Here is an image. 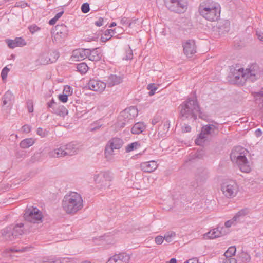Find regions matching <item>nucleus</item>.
<instances>
[{
    "label": "nucleus",
    "mask_w": 263,
    "mask_h": 263,
    "mask_svg": "<svg viewBox=\"0 0 263 263\" xmlns=\"http://www.w3.org/2000/svg\"><path fill=\"white\" fill-rule=\"evenodd\" d=\"M248 151L240 146L235 147L230 155L231 161L236 163L242 172L248 173L251 168L246 158Z\"/></svg>",
    "instance_id": "nucleus-4"
},
{
    "label": "nucleus",
    "mask_w": 263,
    "mask_h": 263,
    "mask_svg": "<svg viewBox=\"0 0 263 263\" xmlns=\"http://www.w3.org/2000/svg\"><path fill=\"white\" fill-rule=\"evenodd\" d=\"M9 71V69L7 67L4 68L1 72V77L3 80H5L7 78V74L8 72Z\"/></svg>",
    "instance_id": "nucleus-46"
},
{
    "label": "nucleus",
    "mask_w": 263,
    "mask_h": 263,
    "mask_svg": "<svg viewBox=\"0 0 263 263\" xmlns=\"http://www.w3.org/2000/svg\"><path fill=\"white\" fill-rule=\"evenodd\" d=\"M147 89L149 90V95L151 96L155 94V91L158 89V87L155 84L151 83L147 85Z\"/></svg>",
    "instance_id": "nucleus-39"
},
{
    "label": "nucleus",
    "mask_w": 263,
    "mask_h": 263,
    "mask_svg": "<svg viewBox=\"0 0 263 263\" xmlns=\"http://www.w3.org/2000/svg\"><path fill=\"white\" fill-rule=\"evenodd\" d=\"M87 58L92 61H98L102 57L101 53L99 52L97 48L90 50L88 49Z\"/></svg>",
    "instance_id": "nucleus-26"
},
{
    "label": "nucleus",
    "mask_w": 263,
    "mask_h": 263,
    "mask_svg": "<svg viewBox=\"0 0 263 263\" xmlns=\"http://www.w3.org/2000/svg\"><path fill=\"white\" fill-rule=\"evenodd\" d=\"M58 106L57 103L54 101L53 99H52V100L47 103V107L48 108H52V111H54L55 108H57Z\"/></svg>",
    "instance_id": "nucleus-43"
},
{
    "label": "nucleus",
    "mask_w": 263,
    "mask_h": 263,
    "mask_svg": "<svg viewBox=\"0 0 263 263\" xmlns=\"http://www.w3.org/2000/svg\"><path fill=\"white\" fill-rule=\"evenodd\" d=\"M121 23L122 25H128V26L130 27L131 26V23L129 22V21L128 20L127 18L124 17L122 18L121 20Z\"/></svg>",
    "instance_id": "nucleus-53"
},
{
    "label": "nucleus",
    "mask_w": 263,
    "mask_h": 263,
    "mask_svg": "<svg viewBox=\"0 0 263 263\" xmlns=\"http://www.w3.org/2000/svg\"><path fill=\"white\" fill-rule=\"evenodd\" d=\"M63 13H64L63 11L60 12L58 13L57 14H56V15H55L54 17H57V18L58 20H59L61 17V16L63 15Z\"/></svg>",
    "instance_id": "nucleus-64"
},
{
    "label": "nucleus",
    "mask_w": 263,
    "mask_h": 263,
    "mask_svg": "<svg viewBox=\"0 0 263 263\" xmlns=\"http://www.w3.org/2000/svg\"><path fill=\"white\" fill-rule=\"evenodd\" d=\"M28 29L31 33L34 34L36 32L40 31L41 28L39 27L36 25L33 24L28 27Z\"/></svg>",
    "instance_id": "nucleus-42"
},
{
    "label": "nucleus",
    "mask_w": 263,
    "mask_h": 263,
    "mask_svg": "<svg viewBox=\"0 0 263 263\" xmlns=\"http://www.w3.org/2000/svg\"><path fill=\"white\" fill-rule=\"evenodd\" d=\"M185 263H198V260L197 258H193L187 260Z\"/></svg>",
    "instance_id": "nucleus-62"
},
{
    "label": "nucleus",
    "mask_w": 263,
    "mask_h": 263,
    "mask_svg": "<svg viewBox=\"0 0 263 263\" xmlns=\"http://www.w3.org/2000/svg\"><path fill=\"white\" fill-rule=\"evenodd\" d=\"M140 146V144L138 142H133L130 144H128L126 147V152H130L137 147Z\"/></svg>",
    "instance_id": "nucleus-38"
},
{
    "label": "nucleus",
    "mask_w": 263,
    "mask_h": 263,
    "mask_svg": "<svg viewBox=\"0 0 263 263\" xmlns=\"http://www.w3.org/2000/svg\"><path fill=\"white\" fill-rule=\"evenodd\" d=\"M170 128V122L166 120L162 122L158 127V135L163 136L168 131Z\"/></svg>",
    "instance_id": "nucleus-29"
},
{
    "label": "nucleus",
    "mask_w": 263,
    "mask_h": 263,
    "mask_svg": "<svg viewBox=\"0 0 263 263\" xmlns=\"http://www.w3.org/2000/svg\"><path fill=\"white\" fill-rule=\"evenodd\" d=\"M71 261H72V259L71 258H62L61 260H57L56 263H68L71 262Z\"/></svg>",
    "instance_id": "nucleus-55"
},
{
    "label": "nucleus",
    "mask_w": 263,
    "mask_h": 263,
    "mask_svg": "<svg viewBox=\"0 0 263 263\" xmlns=\"http://www.w3.org/2000/svg\"><path fill=\"white\" fill-rule=\"evenodd\" d=\"M31 126L29 125H25L22 127V130L24 133H28L31 130Z\"/></svg>",
    "instance_id": "nucleus-54"
},
{
    "label": "nucleus",
    "mask_w": 263,
    "mask_h": 263,
    "mask_svg": "<svg viewBox=\"0 0 263 263\" xmlns=\"http://www.w3.org/2000/svg\"><path fill=\"white\" fill-rule=\"evenodd\" d=\"M81 11L84 13L88 12L90 10L89 5L88 3H85L81 6Z\"/></svg>",
    "instance_id": "nucleus-44"
},
{
    "label": "nucleus",
    "mask_w": 263,
    "mask_h": 263,
    "mask_svg": "<svg viewBox=\"0 0 263 263\" xmlns=\"http://www.w3.org/2000/svg\"><path fill=\"white\" fill-rule=\"evenodd\" d=\"M64 92L65 93V95H67V96L71 95L72 93L71 88L69 86H65L64 89Z\"/></svg>",
    "instance_id": "nucleus-51"
},
{
    "label": "nucleus",
    "mask_w": 263,
    "mask_h": 263,
    "mask_svg": "<svg viewBox=\"0 0 263 263\" xmlns=\"http://www.w3.org/2000/svg\"><path fill=\"white\" fill-rule=\"evenodd\" d=\"M49 58H50L47 54H43L40 58L41 63L42 64V61L48 60Z\"/></svg>",
    "instance_id": "nucleus-57"
},
{
    "label": "nucleus",
    "mask_w": 263,
    "mask_h": 263,
    "mask_svg": "<svg viewBox=\"0 0 263 263\" xmlns=\"http://www.w3.org/2000/svg\"><path fill=\"white\" fill-rule=\"evenodd\" d=\"M176 235L174 232H168L164 236V240L167 243L171 242L176 237Z\"/></svg>",
    "instance_id": "nucleus-35"
},
{
    "label": "nucleus",
    "mask_w": 263,
    "mask_h": 263,
    "mask_svg": "<svg viewBox=\"0 0 263 263\" xmlns=\"http://www.w3.org/2000/svg\"><path fill=\"white\" fill-rule=\"evenodd\" d=\"M145 128V126L143 122H138L135 123L131 129V132L133 134H139L141 133Z\"/></svg>",
    "instance_id": "nucleus-30"
},
{
    "label": "nucleus",
    "mask_w": 263,
    "mask_h": 263,
    "mask_svg": "<svg viewBox=\"0 0 263 263\" xmlns=\"http://www.w3.org/2000/svg\"><path fill=\"white\" fill-rule=\"evenodd\" d=\"M123 78L122 76L111 74L108 78L107 84L109 87L118 85L122 82Z\"/></svg>",
    "instance_id": "nucleus-24"
},
{
    "label": "nucleus",
    "mask_w": 263,
    "mask_h": 263,
    "mask_svg": "<svg viewBox=\"0 0 263 263\" xmlns=\"http://www.w3.org/2000/svg\"><path fill=\"white\" fill-rule=\"evenodd\" d=\"M27 6V4L24 1L17 2L15 4V7H20L22 8H25Z\"/></svg>",
    "instance_id": "nucleus-50"
},
{
    "label": "nucleus",
    "mask_w": 263,
    "mask_h": 263,
    "mask_svg": "<svg viewBox=\"0 0 263 263\" xmlns=\"http://www.w3.org/2000/svg\"><path fill=\"white\" fill-rule=\"evenodd\" d=\"M254 97L256 103L261 104L263 103V91L255 93Z\"/></svg>",
    "instance_id": "nucleus-40"
},
{
    "label": "nucleus",
    "mask_w": 263,
    "mask_h": 263,
    "mask_svg": "<svg viewBox=\"0 0 263 263\" xmlns=\"http://www.w3.org/2000/svg\"><path fill=\"white\" fill-rule=\"evenodd\" d=\"M133 58V51L132 50L129 48L128 50L127 51V55H126V60H130Z\"/></svg>",
    "instance_id": "nucleus-60"
},
{
    "label": "nucleus",
    "mask_w": 263,
    "mask_h": 263,
    "mask_svg": "<svg viewBox=\"0 0 263 263\" xmlns=\"http://www.w3.org/2000/svg\"><path fill=\"white\" fill-rule=\"evenodd\" d=\"M62 208L69 214H75L83 208V200L81 194L71 192L66 194L62 200Z\"/></svg>",
    "instance_id": "nucleus-2"
},
{
    "label": "nucleus",
    "mask_w": 263,
    "mask_h": 263,
    "mask_svg": "<svg viewBox=\"0 0 263 263\" xmlns=\"http://www.w3.org/2000/svg\"><path fill=\"white\" fill-rule=\"evenodd\" d=\"M61 117H64L68 114V110L63 105H58L54 111H51Z\"/></svg>",
    "instance_id": "nucleus-31"
},
{
    "label": "nucleus",
    "mask_w": 263,
    "mask_h": 263,
    "mask_svg": "<svg viewBox=\"0 0 263 263\" xmlns=\"http://www.w3.org/2000/svg\"><path fill=\"white\" fill-rule=\"evenodd\" d=\"M49 57L50 58H49L48 60L42 61L43 65H46L55 62L59 57V52L56 51H54L50 54V57Z\"/></svg>",
    "instance_id": "nucleus-32"
},
{
    "label": "nucleus",
    "mask_w": 263,
    "mask_h": 263,
    "mask_svg": "<svg viewBox=\"0 0 263 263\" xmlns=\"http://www.w3.org/2000/svg\"><path fill=\"white\" fill-rule=\"evenodd\" d=\"M67 156L77 154L81 149V146L76 142H70L64 146Z\"/></svg>",
    "instance_id": "nucleus-18"
},
{
    "label": "nucleus",
    "mask_w": 263,
    "mask_h": 263,
    "mask_svg": "<svg viewBox=\"0 0 263 263\" xmlns=\"http://www.w3.org/2000/svg\"><path fill=\"white\" fill-rule=\"evenodd\" d=\"M199 12L206 20L211 22L216 21L220 17V5L214 1L207 0L200 4Z\"/></svg>",
    "instance_id": "nucleus-3"
},
{
    "label": "nucleus",
    "mask_w": 263,
    "mask_h": 263,
    "mask_svg": "<svg viewBox=\"0 0 263 263\" xmlns=\"http://www.w3.org/2000/svg\"><path fill=\"white\" fill-rule=\"evenodd\" d=\"M208 178V173L205 170H199L195 175V179L198 184H201Z\"/></svg>",
    "instance_id": "nucleus-25"
},
{
    "label": "nucleus",
    "mask_w": 263,
    "mask_h": 263,
    "mask_svg": "<svg viewBox=\"0 0 263 263\" xmlns=\"http://www.w3.org/2000/svg\"><path fill=\"white\" fill-rule=\"evenodd\" d=\"M165 6L171 11L181 13L187 8L186 0H164Z\"/></svg>",
    "instance_id": "nucleus-6"
},
{
    "label": "nucleus",
    "mask_w": 263,
    "mask_h": 263,
    "mask_svg": "<svg viewBox=\"0 0 263 263\" xmlns=\"http://www.w3.org/2000/svg\"><path fill=\"white\" fill-rule=\"evenodd\" d=\"M227 233L228 232L226 231L225 228L219 226L217 228L210 231L206 234V235L210 239H214L224 235Z\"/></svg>",
    "instance_id": "nucleus-17"
},
{
    "label": "nucleus",
    "mask_w": 263,
    "mask_h": 263,
    "mask_svg": "<svg viewBox=\"0 0 263 263\" xmlns=\"http://www.w3.org/2000/svg\"><path fill=\"white\" fill-rule=\"evenodd\" d=\"M140 168L144 172L151 173L157 167V162L155 161L144 162L140 164Z\"/></svg>",
    "instance_id": "nucleus-20"
},
{
    "label": "nucleus",
    "mask_w": 263,
    "mask_h": 263,
    "mask_svg": "<svg viewBox=\"0 0 263 263\" xmlns=\"http://www.w3.org/2000/svg\"><path fill=\"white\" fill-rule=\"evenodd\" d=\"M236 249L235 246H231L228 248V249L226 251L224 254V255L226 257V258H231L232 256H234L236 253Z\"/></svg>",
    "instance_id": "nucleus-36"
},
{
    "label": "nucleus",
    "mask_w": 263,
    "mask_h": 263,
    "mask_svg": "<svg viewBox=\"0 0 263 263\" xmlns=\"http://www.w3.org/2000/svg\"><path fill=\"white\" fill-rule=\"evenodd\" d=\"M106 86V83L96 79H91L88 83V88L93 91H102Z\"/></svg>",
    "instance_id": "nucleus-15"
},
{
    "label": "nucleus",
    "mask_w": 263,
    "mask_h": 263,
    "mask_svg": "<svg viewBox=\"0 0 263 263\" xmlns=\"http://www.w3.org/2000/svg\"><path fill=\"white\" fill-rule=\"evenodd\" d=\"M179 115L182 120L191 119L195 120L197 116L200 117L201 111L196 97L189 98L179 106Z\"/></svg>",
    "instance_id": "nucleus-1"
},
{
    "label": "nucleus",
    "mask_w": 263,
    "mask_h": 263,
    "mask_svg": "<svg viewBox=\"0 0 263 263\" xmlns=\"http://www.w3.org/2000/svg\"><path fill=\"white\" fill-rule=\"evenodd\" d=\"M221 190L224 196L228 198L235 197L239 191V186L234 180H228L222 183Z\"/></svg>",
    "instance_id": "nucleus-5"
},
{
    "label": "nucleus",
    "mask_w": 263,
    "mask_h": 263,
    "mask_svg": "<svg viewBox=\"0 0 263 263\" xmlns=\"http://www.w3.org/2000/svg\"><path fill=\"white\" fill-rule=\"evenodd\" d=\"M123 140L119 138H113L108 142L105 149L106 156L113 154L114 149H119L123 145Z\"/></svg>",
    "instance_id": "nucleus-11"
},
{
    "label": "nucleus",
    "mask_w": 263,
    "mask_h": 263,
    "mask_svg": "<svg viewBox=\"0 0 263 263\" xmlns=\"http://www.w3.org/2000/svg\"><path fill=\"white\" fill-rule=\"evenodd\" d=\"M68 32L67 27L64 24H58L55 26L54 35L52 36L53 42H60L62 39L65 38Z\"/></svg>",
    "instance_id": "nucleus-10"
},
{
    "label": "nucleus",
    "mask_w": 263,
    "mask_h": 263,
    "mask_svg": "<svg viewBox=\"0 0 263 263\" xmlns=\"http://www.w3.org/2000/svg\"><path fill=\"white\" fill-rule=\"evenodd\" d=\"M24 217L26 221L39 223L42 222L43 215L42 212L36 207L27 208L25 212Z\"/></svg>",
    "instance_id": "nucleus-8"
},
{
    "label": "nucleus",
    "mask_w": 263,
    "mask_h": 263,
    "mask_svg": "<svg viewBox=\"0 0 263 263\" xmlns=\"http://www.w3.org/2000/svg\"><path fill=\"white\" fill-rule=\"evenodd\" d=\"M138 113V110L135 106H130L122 111L120 117L124 120L123 124L125 125L129 120L137 117Z\"/></svg>",
    "instance_id": "nucleus-12"
},
{
    "label": "nucleus",
    "mask_w": 263,
    "mask_h": 263,
    "mask_svg": "<svg viewBox=\"0 0 263 263\" xmlns=\"http://www.w3.org/2000/svg\"><path fill=\"white\" fill-rule=\"evenodd\" d=\"M247 214V211L246 209H242L239 211L234 217L235 219L237 220L240 217L244 216Z\"/></svg>",
    "instance_id": "nucleus-45"
},
{
    "label": "nucleus",
    "mask_w": 263,
    "mask_h": 263,
    "mask_svg": "<svg viewBox=\"0 0 263 263\" xmlns=\"http://www.w3.org/2000/svg\"><path fill=\"white\" fill-rule=\"evenodd\" d=\"M48 132L46 129H44L39 127L36 130V134L41 137H45L48 135Z\"/></svg>",
    "instance_id": "nucleus-41"
},
{
    "label": "nucleus",
    "mask_w": 263,
    "mask_h": 263,
    "mask_svg": "<svg viewBox=\"0 0 263 263\" xmlns=\"http://www.w3.org/2000/svg\"><path fill=\"white\" fill-rule=\"evenodd\" d=\"M129 259V255L126 253H120L111 257L106 263H128Z\"/></svg>",
    "instance_id": "nucleus-16"
},
{
    "label": "nucleus",
    "mask_w": 263,
    "mask_h": 263,
    "mask_svg": "<svg viewBox=\"0 0 263 263\" xmlns=\"http://www.w3.org/2000/svg\"><path fill=\"white\" fill-rule=\"evenodd\" d=\"M164 240V237L162 236H157L155 239V243L157 245L162 244Z\"/></svg>",
    "instance_id": "nucleus-48"
},
{
    "label": "nucleus",
    "mask_w": 263,
    "mask_h": 263,
    "mask_svg": "<svg viewBox=\"0 0 263 263\" xmlns=\"http://www.w3.org/2000/svg\"><path fill=\"white\" fill-rule=\"evenodd\" d=\"M34 143V140L32 138H26L23 140L20 143V146L22 148H27Z\"/></svg>",
    "instance_id": "nucleus-33"
},
{
    "label": "nucleus",
    "mask_w": 263,
    "mask_h": 263,
    "mask_svg": "<svg viewBox=\"0 0 263 263\" xmlns=\"http://www.w3.org/2000/svg\"><path fill=\"white\" fill-rule=\"evenodd\" d=\"M95 25L98 27H100L103 25V18L100 17L97 21H96Z\"/></svg>",
    "instance_id": "nucleus-61"
},
{
    "label": "nucleus",
    "mask_w": 263,
    "mask_h": 263,
    "mask_svg": "<svg viewBox=\"0 0 263 263\" xmlns=\"http://www.w3.org/2000/svg\"><path fill=\"white\" fill-rule=\"evenodd\" d=\"M88 49H79L72 52V58L75 61H80L87 58Z\"/></svg>",
    "instance_id": "nucleus-19"
},
{
    "label": "nucleus",
    "mask_w": 263,
    "mask_h": 263,
    "mask_svg": "<svg viewBox=\"0 0 263 263\" xmlns=\"http://www.w3.org/2000/svg\"><path fill=\"white\" fill-rule=\"evenodd\" d=\"M255 135L256 137H259L262 135V132L260 129L258 128L255 131Z\"/></svg>",
    "instance_id": "nucleus-63"
},
{
    "label": "nucleus",
    "mask_w": 263,
    "mask_h": 263,
    "mask_svg": "<svg viewBox=\"0 0 263 263\" xmlns=\"http://www.w3.org/2000/svg\"><path fill=\"white\" fill-rule=\"evenodd\" d=\"M27 108L29 112H32L33 111V105L32 100H28L27 102Z\"/></svg>",
    "instance_id": "nucleus-47"
},
{
    "label": "nucleus",
    "mask_w": 263,
    "mask_h": 263,
    "mask_svg": "<svg viewBox=\"0 0 263 263\" xmlns=\"http://www.w3.org/2000/svg\"><path fill=\"white\" fill-rule=\"evenodd\" d=\"M234 80L236 83L243 85L246 81L253 82L256 80V75L251 70L246 69L245 71L243 68L239 69L234 74Z\"/></svg>",
    "instance_id": "nucleus-7"
},
{
    "label": "nucleus",
    "mask_w": 263,
    "mask_h": 263,
    "mask_svg": "<svg viewBox=\"0 0 263 263\" xmlns=\"http://www.w3.org/2000/svg\"><path fill=\"white\" fill-rule=\"evenodd\" d=\"M67 95H60L59 96V99L62 102L65 103L68 100Z\"/></svg>",
    "instance_id": "nucleus-52"
},
{
    "label": "nucleus",
    "mask_w": 263,
    "mask_h": 263,
    "mask_svg": "<svg viewBox=\"0 0 263 263\" xmlns=\"http://www.w3.org/2000/svg\"><path fill=\"white\" fill-rule=\"evenodd\" d=\"M191 129V127H190V126L187 124H184L182 127V130L183 132H190Z\"/></svg>",
    "instance_id": "nucleus-56"
},
{
    "label": "nucleus",
    "mask_w": 263,
    "mask_h": 263,
    "mask_svg": "<svg viewBox=\"0 0 263 263\" xmlns=\"http://www.w3.org/2000/svg\"><path fill=\"white\" fill-rule=\"evenodd\" d=\"M112 179V174L108 171L100 172L93 177L94 181L97 183H103L104 181L110 182Z\"/></svg>",
    "instance_id": "nucleus-14"
},
{
    "label": "nucleus",
    "mask_w": 263,
    "mask_h": 263,
    "mask_svg": "<svg viewBox=\"0 0 263 263\" xmlns=\"http://www.w3.org/2000/svg\"><path fill=\"white\" fill-rule=\"evenodd\" d=\"M11 229L13 230V234L15 239L22 235L24 233V224L20 223L15 226H11Z\"/></svg>",
    "instance_id": "nucleus-27"
},
{
    "label": "nucleus",
    "mask_w": 263,
    "mask_h": 263,
    "mask_svg": "<svg viewBox=\"0 0 263 263\" xmlns=\"http://www.w3.org/2000/svg\"><path fill=\"white\" fill-rule=\"evenodd\" d=\"M217 133L218 129L216 126L213 124L206 125L202 127L200 134L195 140V143L198 145H202L207 139V135H213Z\"/></svg>",
    "instance_id": "nucleus-9"
},
{
    "label": "nucleus",
    "mask_w": 263,
    "mask_h": 263,
    "mask_svg": "<svg viewBox=\"0 0 263 263\" xmlns=\"http://www.w3.org/2000/svg\"><path fill=\"white\" fill-rule=\"evenodd\" d=\"M11 227H6L1 230V235L6 240L12 241L15 239Z\"/></svg>",
    "instance_id": "nucleus-23"
},
{
    "label": "nucleus",
    "mask_w": 263,
    "mask_h": 263,
    "mask_svg": "<svg viewBox=\"0 0 263 263\" xmlns=\"http://www.w3.org/2000/svg\"><path fill=\"white\" fill-rule=\"evenodd\" d=\"M50 156L52 157H62L67 156L64 146L51 151Z\"/></svg>",
    "instance_id": "nucleus-28"
},
{
    "label": "nucleus",
    "mask_w": 263,
    "mask_h": 263,
    "mask_svg": "<svg viewBox=\"0 0 263 263\" xmlns=\"http://www.w3.org/2000/svg\"><path fill=\"white\" fill-rule=\"evenodd\" d=\"M77 70L81 74H85L88 69L87 65L84 63H81L77 65Z\"/></svg>",
    "instance_id": "nucleus-34"
},
{
    "label": "nucleus",
    "mask_w": 263,
    "mask_h": 263,
    "mask_svg": "<svg viewBox=\"0 0 263 263\" xmlns=\"http://www.w3.org/2000/svg\"><path fill=\"white\" fill-rule=\"evenodd\" d=\"M112 32L113 30L111 29L106 30L105 31L104 35L101 36V41L103 42H105L109 40L112 37V35H110V33Z\"/></svg>",
    "instance_id": "nucleus-37"
},
{
    "label": "nucleus",
    "mask_w": 263,
    "mask_h": 263,
    "mask_svg": "<svg viewBox=\"0 0 263 263\" xmlns=\"http://www.w3.org/2000/svg\"><path fill=\"white\" fill-rule=\"evenodd\" d=\"M236 221L237 220L235 219L234 217H233L231 220L227 221L224 223L225 227L227 228L231 227V226L234 223V222Z\"/></svg>",
    "instance_id": "nucleus-49"
},
{
    "label": "nucleus",
    "mask_w": 263,
    "mask_h": 263,
    "mask_svg": "<svg viewBox=\"0 0 263 263\" xmlns=\"http://www.w3.org/2000/svg\"><path fill=\"white\" fill-rule=\"evenodd\" d=\"M14 100L13 94L10 90H8L5 92L2 97L3 105L11 106L12 105Z\"/></svg>",
    "instance_id": "nucleus-22"
},
{
    "label": "nucleus",
    "mask_w": 263,
    "mask_h": 263,
    "mask_svg": "<svg viewBox=\"0 0 263 263\" xmlns=\"http://www.w3.org/2000/svg\"><path fill=\"white\" fill-rule=\"evenodd\" d=\"M8 47L13 49L16 47H22L26 45V43L22 37H16L14 40L7 39L6 41Z\"/></svg>",
    "instance_id": "nucleus-21"
},
{
    "label": "nucleus",
    "mask_w": 263,
    "mask_h": 263,
    "mask_svg": "<svg viewBox=\"0 0 263 263\" xmlns=\"http://www.w3.org/2000/svg\"><path fill=\"white\" fill-rule=\"evenodd\" d=\"M256 34L258 39L263 42V33L259 31H256Z\"/></svg>",
    "instance_id": "nucleus-59"
},
{
    "label": "nucleus",
    "mask_w": 263,
    "mask_h": 263,
    "mask_svg": "<svg viewBox=\"0 0 263 263\" xmlns=\"http://www.w3.org/2000/svg\"><path fill=\"white\" fill-rule=\"evenodd\" d=\"M223 263H237V260L234 258H227Z\"/></svg>",
    "instance_id": "nucleus-58"
},
{
    "label": "nucleus",
    "mask_w": 263,
    "mask_h": 263,
    "mask_svg": "<svg viewBox=\"0 0 263 263\" xmlns=\"http://www.w3.org/2000/svg\"><path fill=\"white\" fill-rule=\"evenodd\" d=\"M184 53L188 57H191L196 52V47L194 40H189L183 43Z\"/></svg>",
    "instance_id": "nucleus-13"
}]
</instances>
